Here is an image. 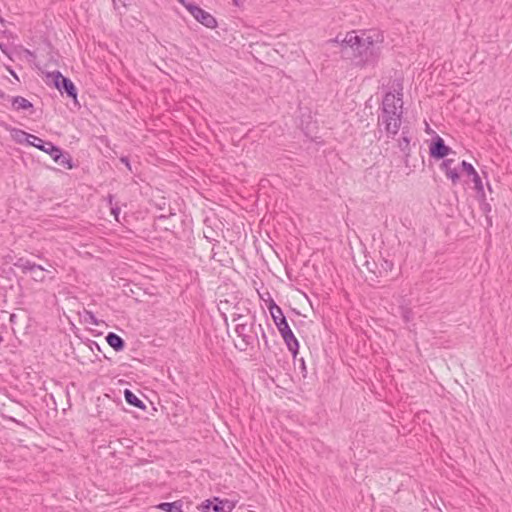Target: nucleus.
<instances>
[{"mask_svg":"<svg viewBox=\"0 0 512 512\" xmlns=\"http://www.w3.org/2000/svg\"><path fill=\"white\" fill-rule=\"evenodd\" d=\"M13 265L16 267V268H19L21 269V271L24 273V274H27V273H36L38 272V274H41V270H43V267L41 265H38L34 262H31L30 260L28 259H25L23 257H20L18 258L14 263Z\"/></svg>","mask_w":512,"mask_h":512,"instance_id":"9d476101","label":"nucleus"},{"mask_svg":"<svg viewBox=\"0 0 512 512\" xmlns=\"http://www.w3.org/2000/svg\"><path fill=\"white\" fill-rule=\"evenodd\" d=\"M222 502L225 503V511L231 512L234 509V504L228 499H222Z\"/></svg>","mask_w":512,"mask_h":512,"instance_id":"f704fd0d","label":"nucleus"},{"mask_svg":"<svg viewBox=\"0 0 512 512\" xmlns=\"http://www.w3.org/2000/svg\"><path fill=\"white\" fill-rule=\"evenodd\" d=\"M12 109L15 111H28L29 114H33L35 109L32 102L22 96H14L11 98Z\"/></svg>","mask_w":512,"mask_h":512,"instance_id":"f8f14e48","label":"nucleus"},{"mask_svg":"<svg viewBox=\"0 0 512 512\" xmlns=\"http://www.w3.org/2000/svg\"><path fill=\"white\" fill-rule=\"evenodd\" d=\"M394 91H388L384 94L379 111L400 112L403 108V84L397 79L393 82Z\"/></svg>","mask_w":512,"mask_h":512,"instance_id":"39448f33","label":"nucleus"},{"mask_svg":"<svg viewBox=\"0 0 512 512\" xmlns=\"http://www.w3.org/2000/svg\"><path fill=\"white\" fill-rule=\"evenodd\" d=\"M426 131H427L428 133L432 132L434 135L436 134L433 130H431V129H430L429 125H427V129H426Z\"/></svg>","mask_w":512,"mask_h":512,"instance_id":"49530a36","label":"nucleus"},{"mask_svg":"<svg viewBox=\"0 0 512 512\" xmlns=\"http://www.w3.org/2000/svg\"><path fill=\"white\" fill-rule=\"evenodd\" d=\"M0 50H1L5 55H9V48H8V45H7V44L0 42Z\"/></svg>","mask_w":512,"mask_h":512,"instance_id":"4c0bfd02","label":"nucleus"},{"mask_svg":"<svg viewBox=\"0 0 512 512\" xmlns=\"http://www.w3.org/2000/svg\"><path fill=\"white\" fill-rule=\"evenodd\" d=\"M272 320L276 325L281 337L283 338L288 350L296 360V355L299 353V342L291 330L284 313L281 312L280 314L274 316Z\"/></svg>","mask_w":512,"mask_h":512,"instance_id":"20e7f679","label":"nucleus"},{"mask_svg":"<svg viewBox=\"0 0 512 512\" xmlns=\"http://www.w3.org/2000/svg\"><path fill=\"white\" fill-rule=\"evenodd\" d=\"M235 332L241 338L240 345H235L239 351L244 352L248 349L260 347L255 315L251 317L249 322L238 323L235 327Z\"/></svg>","mask_w":512,"mask_h":512,"instance_id":"f03ea898","label":"nucleus"},{"mask_svg":"<svg viewBox=\"0 0 512 512\" xmlns=\"http://www.w3.org/2000/svg\"><path fill=\"white\" fill-rule=\"evenodd\" d=\"M2 340H3V338H2V336L0 335V343L2 342Z\"/></svg>","mask_w":512,"mask_h":512,"instance_id":"864d4df0","label":"nucleus"},{"mask_svg":"<svg viewBox=\"0 0 512 512\" xmlns=\"http://www.w3.org/2000/svg\"><path fill=\"white\" fill-rule=\"evenodd\" d=\"M124 398H125V401L130 406H133V407L141 409V410H146L145 403L142 400H140L130 389L124 390Z\"/></svg>","mask_w":512,"mask_h":512,"instance_id":"dca6fc26","label":"nucleus"},{"mask_svg":"<svg viewBox=\"0 0 512 512\" xmlns=\"http://www.w3.org/2000/svg\"><path fill=\"white\" fill-rule=\"evenodd\" d=\"M461 166V170L467 174V176L469 177H472L473 175H475V173H477V171L475 170V168L473 167V165L471 163H468L467 161L463 160L460 164Z\"/></svg>","mask_w":512,"mask_h":512,"instance_id":"393cba45","label":"nucleus"},{"mask_svg":"<svg viewBox=\"0 0 512 512\" xmlns=\"http://www.w3.org/2000/svg\"><path fill=\"white\" fill-rule=\"evenodd\" d=\"M47 78L52 80L53 86L61 93L71 99L75 106L80 107L78 101V91L72 80L64 76L60 71L56 70L47 73Z\"/></svg>","mask_w":512,"mask_h":512,"instance_id":"7ed1b4c3","label":"nucleus"},{"mask_svg":"<svg viewBox=\"0 0 512 512\" xmlns=\"http://www.w3.org/2000/svg\"><path fill=\"white\" fill-rule=\"evenodd\" d=\"M84 321L87 323L93 324V325L99 324V321L97 320L95 315L91 311H88V310L84 311Z\"/></svg>","mask_w":512,"mask_h":512,"instance_id":"c85d7f7f","label":"nucleus"},{"mask_svg":"<svg viewBox=\"0 0 512 512\" xmlns=\"http://www.w3.org/2000/svg\"><path fill=\"white\" fill-rule=\"evenodd\" d=\"M199 23L204 25L207 28H216L217 27V21L213 15H211L209 12L205 11L200 7L198 11H196V14L193 16Z\"/></svg>","mask_w":512,"mask_h":512,"instance_id":"ddd939ff","label":"nucleus"},{"mask_svg":"<svg viewBox=\"0 0 512 512\" xmlns=\"http://www.w3.org/2000/svg\"><path fill=\"white\" fill-rule=\"evenodd\" d=\"M16 318H17V316L15 314H11L10 315V322L11 323H15L16 322Z\"/></svg>","mask_w":512,"mask_h":512,"instance_id":"c03bdc74","label":"nucleus"},{"mask_svg":"<svg viewBox=\"0 0 512 512\" xmlns=\"http://www.w3.org/2000/svg\"><path fill=\"white\" fill-rule=\"evenodd\" d=\"M182 500H176L174 502H161L156 505V508L165 512H183Z\"/></svg>","mask_w":512,"mask_h":512,"instance_id":"f3484780","label":"nucleus"},{"mask_svg":"<svg viewBox=\"0 0 512 512\" xmlns=\"http://www.w3.org/2000/svg\"><path fill=\"white\" fill-rule=\"evenodd\" d=\"M105 339H106V342L108 343V345L111 348L114 349V351L121 352V351L124 350V348H125V341L118 334H116L114 332H109L106 335Z\"/></svg>","mask_w":512,"mask_h":512,"instance_id":"4468645a","label":"nucleus"},{"mask_svg":"<svg viewBox=\"0 0 512 512\" xmlns=\"http://www.w3.org/2000/svg\"><path fill=\"white\" fill-rule=\"evenodd\" d=\"M186 9L190 12V14L192 16H194L196 14V11H198L200 9V6H198L194 2H191V3H187Z\"/></svg>","mask_w":512,"mask_h":512,"instance_id":"2f4dec72","label":"nucleus"},{"mask_svg":"<svg viewBox=\"0 0 512 512\" xmlns=\"http://www.w3.org/2000/svg\"><path fill=\"white\" fill-rule=\"evenodd\" d=\"M412 135L409 127L404 126L401 130V135L397 140V146L403 153V162L405 166H409V158L411 156V143Z\"/></svg>","mask_w":512,"mask_h":512,"instance_id":"6e6552de","label":"nucleus"},{"mask_svg":"<svg viewBox=\"0 0 512 512\" xmlns=\"http://www.w3.org/2000/svg\"><path fill=\"white\" fill-rule=\"evenodd\" d=\"M52 159L66 169L70 170L76 167V165L73 162L72 156L68 152H64L62 149L61 155L59 157H53Z\"/></svg>","mask_w":512,"mask_h":512,"instance_id":"a211bd4d","label":"nucleus"},{"mask_svg":"<svg viewBox=\"0 0 512 512\" xmlns=\"http://www.w3.org/2000/svg\"><path fill=\"white\" fill-rule=\"evenodd\" d=\"M258 329L261 331V338H262V340L264 342L265 349L270 350V346H269L267 335H266L264 329L262 328L261 324L258 325Z\"/></svg>","mask_w":512,"mask_h":512,"instance_id":"7c9ffc66","label":"nucleus"},{"mask_svg":"<svg viewBox=\"0 0 512 512\" xmlns=\"http://www.w3.org/2000/svg\"><path fill=\"white\" fill-rule=\"evenodd\" d=\"M111 214L115 217L116 220H118L119 214H120V207L115 204L114 206L110 207Z\"/></svg>","mask_w":512,"mask_h":512,"instance_id":"72a5a7b5","label":"nucleus"},{"mask_svg":"<svg viewBox=\"0 0 512 512\" xmlns=\"http://www.w3.org/2000/svg\"><path fill=\"white\" fill-rule=\"evenodd\" d=\"M452 149L447 146L442 137L435 134L429 144V155L435 160H444L446 156L452 153Z\"/></svg>","mask_w":512,"mask_h":512,"instance_id":"0eeeda50","label":"nucleus"},{"mask_svg":"<svg viewBox=\"0 0 512 512\" xmlns=\"http://www.w3.org/2000/svg\"><path fill=\"white\" fill-rule=\"evenodd\" d=\"M7 97L8 95L4 91L0 90V99H5Z\"/></svg>","mask_w":512,"mask_h":512,"instance_id":"37998d69","label":"nucleus"},{"mask_svg":"<svg viewBox=\"0 0 512 512\" xmlns=\"http://www.w3.org/2000/svg\"><path fill=\"white\" fill-rule=\"evenodd\" d=\"M163 218H166V216L165 215L159 216V219H163Z\"/></svg>","mask_w":512,"mask_h":512,"instance_id":"8fccbe9b","label":"nucleus"},{"mask_svg":"<svg viewBox=\"0 0 512 512\" xmlns=\"http://www.w3.org/2000/svg\"><path fill=\"white\" fill-rule=\"evenodd\" d=\"M394 268V262L390 259L381 257L378 263V271L376 278L386 277Z\"/></svg>","mask_w":512,"mask_h":512,"instance_id":"2eb2a0df","label":"nucleus"},{"mask_svg":"<svg viewBox=\"0 0 512 512\" xmlns=\"http://www.w3.org/2000/svg\"><path fill=\"white\" fill-rule=\"evenodd\" d=\"M233 312L231 313L232 321L233 322H243L242 320L245 318V315L242 313V310L239 306V303H236L233 306Z\"/></svg>","mask_w":512,"mask_h":512,"instance_id":"b1692460","label":"nucleus"},{"mask_svg":"<svg viewBox=\"0 0 512 512\" xmlns=\"http://www.w3.org/2000/svg\"><path fill=\"white\" fill-rule=\"evenodd\" d=\"M30 146H33L47 154H49L52 158L59 157L61 155V148L51 141H45L38 136H34Z\"/></svg>","mask_w":512,"mask_h":512,"instance_id":"1a4fd4ad","label":"nucleus"},{"mask_svg":"<svg viewBox=\"0 0 512 512\" xmlns=\"http://www.w3.org/2000/svg\"><path fill=\"white\" fill-rule=\"evenodd\" d=\"M399 314L405 323H409L414 318L413 311L408 305H400Z\"/></svg>","mask_w":512,"mask_h":512,"instance_id":"412c9836","label":"nucleus"},{"mask_svg":"<svg viewBox=\"0 0 512 512\" xmlns=\"http://www.w3.org/2000/svg\"><path fill=\"white\" fill-rule=\"evenodd\" d=\"M453 163V159H444L440 164V169L445 173L447 178L452 181L453 184H456L460 179V174L457 168H452Z\"/></svg>","mask_w":512,"mask_h":512,"instance_id":"9b49d317","label":"nucleus"},{"mask_svg":"<svg viewBox=\"0 0 512 512\" xmlns=\"http://www.w3.org/2000/svg\"><path fill=\"white\" fill-rule=\"evenodd\" d=\"M233 2H234L236 5H239V4H238V0H233Z\"/></svg>","mask_w":512,"mask_h":512,"instance_id":"3c124183","label":"nucleus"},{"mask_svg":"<svg viewBox=\"0 0 512 512\" xmlns=\"http://www.w3.org/2000/svg\"><path fill=\"white\" fill-rule=\"evenodd\" d=\"M485 221H486V225H485L486 229H489L490 227H492L493 221H492V217L489 214L485 215Z\"/></svg>","mask_w":512,"mask_h":512,"instance_id":"e433bc0d","label":"nucleus"},{"mask_svg":"<svg viewBox=\"0 0 512 512\" xmlns=\"http://www.w3.org/2000/svg\"><path fill=\"white\" fill-rule=\"evenodd\" d=\"M341 40H343V38L341 37V34H338L334 39H331L330 42L337 43L341 46Z\"/></svg>","mask_w":512,"mask_h":512,"instance_id":"58836bf2","label":"nucleus"},{"mask_svg":"<svg viewBox=\"0 0 512 512\" xmlns=\"http://www.w3.org/2000/svg\"><path fill=\"white\" fill-rule=\"evenodd\" d=\"M471 181L474 184L473 188L476 191V198H483V197H485L484 186H483L482 179L479 176L478 172L475 173V175H473L471 177Z\"/></svg>","mask_w":512,"mask_h":512,"instance_id":"aec40b11","label":"nucleus"},{"mask_svg":"<svg viewBox=\"0 0 512 512\" xmlns=\"http://www.w3.org/2000/svg\"><path fill=\"white\" fill-rule=\"evenodd\" d=\"M487 185H488V189H489L490 191H492L490 184L488 183Z\"/></svg>","mask_w":512,"mask_h":512,"instance_id":"603ef678","label":"nucleus"},{"mask_svg":"<svg viewBox=\"0 0 512 512\" xmlns=\"http://www.w3.org/2000/svg\"><path fill=\"white\" fill-rule=\"evenodd\" d=\"M364 258L365 262L363 263V266H365L366 269L376 277L378 271V263L374 259L370 260L366 254L364 255Z\"/></svg>","mask_w":512,"mask_h":512,"instance_id":"4be33fe9","label":"nucleus"},{"mask_svg":"<svg viewBox=\"0 0 512 512\" xmlns=\"http://www.w3.org/2000/svg\"><path fill=\"white\" fill-rule=\"evenodd\" d=\"M211 512H228L225 511V503L222 502L221 498L214 496V502Z\"/></svg>","mask_w":512,"mask_h":512,"instance_id":"a878e982","label":"nucleus"},{"mask_svg":"<svg viewBox=\"0 0 512 512\" xmlns=\"http://www.w3.org/2000/svg\"><path fill=\"white\" fill-rule=\"evenodd\" d=\"M120 162L123 163L130 171H132L128 156H121Z\"/></svg>","mask_w":512,"mask_h":512,"instance_id":"c9c22d12","label":"nucleus"},{"mask_svg":"<svg viewBox=\"0 0 512 512\" xmlns=\"http://www.w3.org/2000/svg\"><path fill=\"white\" fill-rule=\"evenodd\" d=\"M225 325L228 326V320L225 314H223Z\"/></svg>","mask_w":512,"mask_h":512,"instance_id":"de8ad7c7","label":"nucleus"},{"mask_svg":"<svg viewBox=\"0 0 512 512\" xmlns=\"http://www.w3.org/2000/svg\"><path fill=\"white\" fill-rule=\"evenodd\" d=\"M44 271H45V269L43 268V270H41V274H38V272H36V273H31V274H32V278H33V280L38 281V282H43V281H45Z\"/></svg>","mask_w":512,"mask_h":512,"instance_id":"473e14b6","label":"nucleus"},{"mask_svg":"<svg viewBox=\"0 0 512 512\" xmlns=\"http://www.w3.org/2000/svg\"><path fill=\"white\" fill-rule=\"evenodd\" d=\"M113 3L116 5V4H120L121 6L125 7L126 4H127V1L128 0H112Z\"/></svg>","mask_w":512,"mask_h":512,"instance_id":"a19ab883","label":"nucleus"},{"mask_svg":"<svg viewBox=\"0 0 512 512\" xmlns=\"http://www.w3.org/2000/svg\"><path fill=\"white\" fill-rule=\"evenodd\" d=\"M480 202V209L484 215H488L491 212V205L486 201V196L483 198H477Z\"/></svg>","mask_w":512,"mask_h":512,"instance_id":"cd10ccee","label":"nucleus"},{"mask_svg":"<svg viewBox=\"0 0 512 512\" xmlns=\"http://www.w3.org/2000/svg\"><path fill=\"white\" fill-rule=\"evenodd\" d=\"M90 348L92 351L94 350V348L97 349L98 351H101L99 344L94 341L91 342Z\"/></svg>","mask_w":512,"mask_h":512,"instance_id":"79ce46f5","label":"nucleus"},{"mask_svg":"<svg viewBox=\"0 0 512 512\" xmlns=\"http://www.w3.org/2000/svg\"><path fill=\"white\" fill-rule=\"evenodd\" d=\"M114 198H115V196L113 194H108V196L106 198L110 207L115 205V204H113Z\"/></svg>","mask_w":512,"mask_h":512,"instance_id":"ea45409f","label":"nucleus"},{"mask_svg":"<svg viewBox=\"0 0 512 512\" xmlns=\"http://www.w3.org/2000/svg\"><path fill=\"white\" fill-rule=\"evenodd\" d=\"M403 111L385 112L379 111L377 126H383L387 138L394 139L398 134L402 124Z\"/></svg>","mask_w":512,"mask_h":512,"instance_id":"423d86ee","label":"nucleus"},{"mask_svg":"<svg viewBox=\"0 0 512 512\" xmlns=\"http://www.w3.org/2000/svg\"><path fill=\"white\" fill-rule=\"evenodd\" d=\"M179 2L186 8L187 3H190L188 0H179Z\"/></svg>","mask_w":512,"mask_h":512,"instance_id":"a18cd8bd","label":"nucleus"},{"mask_svg":"<svg viewBox=\"0 0 512 512\" xmlns=\"http://www.w3.org/2000/svg\"><path fill=\"white\" fill-rule=\"evenodd\" d=\"M35 135L27 133L21 129H14L13 130V137L16 140V142L22 144L26 143L27 145H31L32 138H34Z\"/></svg>","mask_w":512,"mask_h":512,"instance_id":"6ab92c4d","label":"nucleus"},{"mask_svg":"<svg viewBox=\"0 0 512 512\" xmlns=\"http://www.w3.org/2000/svg\"><path fill=\"white\" fill-rule=\"evenodd\" d=\"M340 53L342 58L351 60L356 67H375L381 57V45L371 36L362 37L350 31L341 40Z\"/></svg>","mask_w":512,"mask_h":512,"instance_id":"f257e3e1","label":"nucleus"},{"mask_svg":"<svg viewBox=\"0 0 512 512\" xmlns=\"http://www.w3.org/2000/svg\"><path fill=\"white\" fill-rule=\"evenodd\" d=\"M294 360V363L298 362L299 363V369H300V372L302 374V376L305 378L307 376V367H306V364H305V360L304 358H297L296 357V360L293 358Z\"/></svg>","mask_w":512,"mask_h":512,"instance_id":"c756f323","label":"nucleus"},{"mask_svg":"<svg viewBox=\"0 0 512 512\" xmlns=\"http://www.w3.org/2000/svg\"><path fill=\"white\" fill-rule=\"evenodd\" d=\"M220 304H221V305L228 304V301H227V300H225V301H221V302H220Z\"/></svg>","mask_w":512,"mask_h":512,"instance_id":"09e8293b","label":"nucleus"},{"mask_svg":"<svg viewBox=\"0 0 512 512\" xmlns=\"http://www.w3.org/2000/svg\"><path fill=\"white\" fill-rule=\"evenodd\" d=\"M213 502H214V497L210 498V499H206L204 500L199 506H198V509L201 511V512H211V509H212V506H213Z\"/></svg>","mask_w":512,"mask_h":512,"instance_id":"bb28decb","label":"nucleus"},{"mask_svg":"<svg viewBox=\"0 0 512 512\" xmlns=\"http://www.w3.org/2000/svg\"><path fill=\"white\" fill-rule=\"evenodd\" d=\"M267 308L270 312L271 318L283 312V310L276 304V302L270 297L266 301Z\"/></svg>","mask_w":512,"mask_h":512,"instance_id":"5701e85b","label":"nucleus"}]
</instances>
